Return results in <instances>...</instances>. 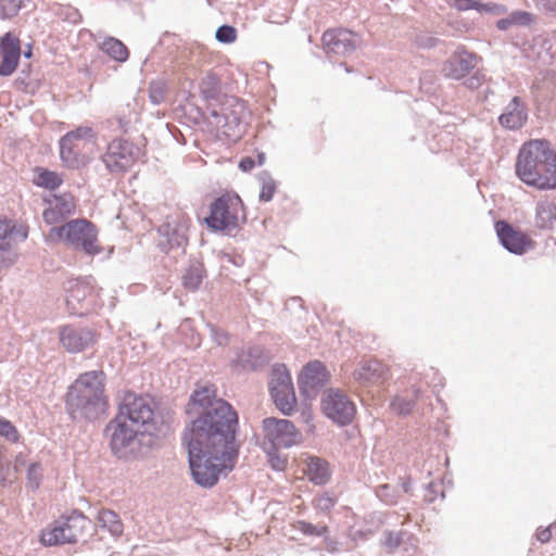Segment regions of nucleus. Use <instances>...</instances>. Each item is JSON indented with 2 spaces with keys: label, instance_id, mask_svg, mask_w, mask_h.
<instances>
[{
  "label": "nucleus",
  "instance_id": "obj_1",
  "mask_svg": "<svg viewBox=\"0 0 556 556\" xmlns=\"http://www.w3.org/2000/svg\"><path fill=\"white\" fill-rule=\"evenodd\" d=\"M190 425L184 433L191 475L197 484L214 486L220 475L231 471L239 445L236 433L239 417L233 407L217 397L213 386L195 389L186 406Z\"/></svg>",
  "mask_w": 556,
  "mask_h": 556
},
{
  "label": "nucleus",
  "instance_id": "obj_22",
  "mask_svg": "<svg viewBox=\"0 0 556 556\" xmlns=\"http://www.w3.org/2000/svg\"><path fill=\"white\" fill-rule=\"evenodd\" d=\"M189 219L185 217L173 218L160 227V232L167 238L170 247H181L187 244V230Z\"/></svg>",
  "mask_w": 556,
  "mask_h": 556
},
{
  "label": "nucleus",
  "instance_id": "obj_39",
  "mask_svg": "<svg viewBox=\"0 0 556 556\" xmlns=\"http://www.w3.org/2000/svg\"><path fill=\"white\" fill-rule=\"evenodd\" d=\"M237 38V31L232 26H220L216 31V39L224 43H231Z\"/></svg>",
  "mask_w": 556,
  "mask_h": 556
},
{
  "label": "nucleus",
  "instance_id": "obj_24",
  "mask_svg": "<svg viewBox=\"0 0 556 556\" xmlns=\"http://www.w3.org/2000/svg\"><path fill=\"white\" fill-rule=\"evenodd\" d=\"M303 472L315 484H324L330 477L328 463L316 456H308L304 460Z\"/></svg>",
  "mask_w": 556,
  "mask_h": 556
},
{
  "label": "nucleus",
  "instance_id": "obj_12",
  "mask_svg": "<svg viewBox=\"0 0 556 556\" xmlns=\"http://www.w3.org/2000/svg\"><path fill=\"white\" fill-rule=\"evenodd\" d=\"M131 421H129L124 415L119 413L116 417L109 424L108 431L111 437V447L114 453H118L125 447L129 446L134 440L138 435L146 434L138 427L131 426Z\"/></svg>",
  "mask_w": 556,
  "mask_h": 556
},
{
  "label": "nucleus",
  "instance_id": "obj_15",
  "mask_svg": "<svg viewBox=\"0 0 556 556\" xmlns=\"http://www.w3.org/2000/svg\"><path fill=\"white\" fill-rule=\"evenodd\" d=\"M495 229L502 244L515 254H522L533 248L534 242L527 233L515 229L504 220H498Z\"/></svg>",
  "mask_w": 556,
  "mask_h": 556
},
{
  "label": "nucleus",
  "instance_id": "obj_17",
  "mask_svg": "<svg viewBox=\"0 0 556 556\" xmlns=\"http://www.w3.org/2000/svg\"><path fill=\"white\" fill-rule=\"evenodd\" d=\"M0 52L2 61L0 63V75L9 76L17 67L21 56V41L11 33H7L0 39Z\"/></svg>",
  "mask_w": 556,
  "mask_h": 556
},
{
  "label": "nucleus",
  "instance_id": "obj_41",
  "mask_svg": "<svg viewBox=\"0 0 556 556\" xmlns=\"http://www.w3.org/2000/svg\"><path fill=\"white\" fill-rule=\"evenodd\" d=\"M0 435L7 438L10 441H17L18 432L16 428L7 419L0 417Z\"/></svg>",
  "mask_w": 556,
  "mask_h": 556
},
{
  "label": "nucleus",
  "instance_id": "obj_36",
  "mask_svg": "<svg viewBox=\"0 0 556 556\" xmlns=\"http://www.w3.org/2000/svg\"><path fill=\"white\" fill-rule=\"evenodd\" d=\"M24 0H0V18H9L17 14Z\"/></svg>",
  "mask_w": 556,
  "mask_h": 556
},
{
  "label": "nucleus",
  "instance_id": "obj_38",
  "mask_svg": "<svg viewBox=\"0 0 556 556\" xmlns=\"http://www.w3.org/2000/svg\"><path fill=\"white\" fill-rule=\"evenodd\" d=\"M336 503V498L329 494H321L314 500L315 508L323 513H329L334 507Z\"/></svg>",
  "mask_w": 556,
  "mask_h": 556
},
{
  "label": "nucleus",
  "instance_id": "obj_40",
  "mask_svg": "<svg viewBox=\"0 0 556 556\" xmlns=\"http://www.w3.org/2000/svg\"><path fill=\"white\" fill-rule=\"evenodd\" d=\"M166 88L162 83H151L149 87V96L153 103H161L164 101Z\"/></svg>",
  "mask_w": 556,
  "mask_h": 556
},
{
  "label": "nucleus",
  "instance_id": "obj_43",
  "mask_svg": "<svg viewBox=\"0 0 556 556\" xmlns=\"http://www.w3.org/2000/svg\"><path fill=\"white\" fill-rule=\"evenodd\" d=\"M510 21L514 24L528 25L533 21V15L526 11H517L511 13Z\"/></svg>",
  "mask_w": 556,
  "mask_h": 556
},
{
  "label": "nucleus",
  "instance_id": "obj_6",
  "mask_svg": "<svg viewBox=\"0 0 556 556\" xmlns=\"http://www.w3.org/2000/svg\"><path fill=\"white\" fill-rule=\"evenodd\" d=\"M242 212V201L235 193H226L216 199L211 205V213L205 223L212 230H232L239 225Z\"/></svg>",
  "mask_w": 556,
  "mask_h": 556
},
{
  "label": "nucleus",
  "instance_id": "obj_10",
  "mask_svg": "<svg viewBox=\"0 0 556 556\" xmlns=\"http://www.w3.org/2000/svg\"><path fill=\"white\" fill-rule=\"evenodd\" d=\"M324 414L339 425L350 424L355 415L353 402L339 390H328L321 400Z\"/></svg>",
  "mask_w": 556,
  "mask_h": 556
},
{
  "label": "nucleus",
  "instance_id": "obj_27",
  "mask_svg": "<svg viewBox=\"0 0 556 556\" xmlns=\"http://www.w3.org/2000/svg\"><path fill=\"white\" fill-rule=\"evenodd\" d=\"M101 50L117 62H125L129 56L127 47L114 37H108L100 46Z\"/></svg>",
  "mask_w": 556,
  "mask_h": 556
},
{
  "label": "nucleus",
  "instance_id": "obj_37",
  "mask_svg": "<svg viewBox=\"0 0 556 556\" xmlns=\"http://www.w3.org/2000/svg\"><path fill=\"white\" fill-rule=\"evenodd\" d=\"M277 189L276 181L273 178H263L260 191V200L268 202L273 199Z\"/></svg>",
  "mask_w": 556,
  "mask_h": 556
},
{
  "label": "nucleus",
  "instance_id": "obj_8",
  "mask_svg": "<svg viewBox=\"0 0 556 556\" xmlns=\"http://www.w3.org/2000/svg\"><path fill=\"white\" fill-rule=\"evenodd\" d=\"M99 290L91 280L71 279L66 285V305L72 314L84 315L98 305Z\"/></svg>",
  "mask_w": 556,
  "mask_h": 556
},
{
  "label": "nucleus",
  "instance_id": "obj_25",
  "mask_svg": "<svg viewBox=\"0 0 556 556\" xmlns=\"http://www.w3.org/2000/svg\"><path fill=\"white\" fill-rule=\"evenodd\" d=\"M356 375L357 379L371 383H381L386 379V370L383 366L375 361L365 363L357 370Z\"/></svg>",
  "mask_w": 556,
  "mask_h": 556
},
{
  "label": "nucleus",
  "instance_id": "obj_29",
  "mask_svg": "<svg viewBox=\"0 0 556 556\" xmlns=\"http://www.w3.org/2000/svg\"><path fill=\"white\" fill-rule=\"evenodd\" d=\"M98 522L101 527L106 528L112 534L119 535L123 533V522L118 515L111 509H101L98 514Z\"/></svg>",
  "mask_w": 556,
  "mask_h": 556
},
{
  "label": "nucleus",
  "instance_id": "obj_47",
  "mask_svg": "<svg viewBox=\"0 0 556 556\" xmlns=\"http://www.w3.org/2000/svg\"><path fill=\"white\" fill-rule=\"evenodd\" d=\"M513 24L510 17L508 20H501L497 22V27L500 29H506L508 25Z\"/></svg>",
  "mask_w": 556,
  "mask_h": 556
},
{
  "label": "nucleus",
  "instance_id": "obj_14",
  "mask_svg": "<svg viewBox=\"0 0 556 556\" xmlns=\"http://www.w3.org/2000/svg\"><path fill=\"white\" fill-rule=\"evenodd\" d=\"M46 203L47 207L42 212V218L49 225L62 223L76 212V201L71 194H54Z\"/></svg>",
  "mask_w": 556,
  "mask_h": 556
},
{
  "label": "nucleus",
  "instance_id": "obj_45",
  "mask_svg": "<svg viewBox=\"0 0 556 556\" xmlns=\"http://www.w3.org/2000/svg\"><path fill=\"white\" fill-rule=\"evenodd\" d=\"M536 536H538V540L541 541L542 543L548 542L552 538L551 529L546 528V529L540 530L538 532Z\"/></svg>",
  "mask_w": 556,
  "mask_h": 556
},
{
  "label": "nucleus",
  "instance_id": "obj_4",
  "mask_svg": "<svg viewBox=\"0 0 556 556\" xmlns=\"http://www.w3.org/2000/svg\"><path fill=\"white\" fill-rule=\"evenodd\" d=\"M46 241L64 242L90 256L100 254L103 250L98 240L96 225L86 218L72 219L59 227H52L46 235Z\"/></svg>",
  "mask_w": 556,
  "mask_h": 556
},
{
  "label": "nucleus",
  "instance_id": "obj_13",
  "mask_svg": "<svg viewBox=\"0 0 556 556\" xmlns=\"http://www.w3.org/2000/svg\"><path fill=\"white\" fill-rule=\"evenodd\" d=\"M480 62V58L465 48L456 49L444 62L442 72L445 77L462 79L467 76Z\"/></svg>",
  "mask_w": 556,
  "mask_h": 556
},
{
  "label": "nucleus",
  "instance_id": "obj_44",
  "mask_svg": "<svg viewBox=\"0 0 556 556\" xmlns=\"http://www.w3.org/2000/svg\"><path fill=\"white\" fill-rule=\"evenodd\" d=\"M540 3L546 11L556 15V0H540Z\"/></svg>",
  "mask_w": 556,
  "mask_h": 556
},
{
  "label": "nucleus",
  "instance_id": "obj_5",
  "mask_svg": "<svg viewBox=\"0 0 556 556\" xmlns=\"http://www.w3.org/2000/svg\"><path fill=\"white\" fill-rule=\"evenodd\" d=\"M60 157L64 167H85L99 150L98 136L91 127L79 126L60 139Z\"/></svg>",
  "mask_w": 556,
  "mask_h": 556
},
{
  "label": "nucleus",
  "instance_id": "obj_11",
  "mask_svg": "<svg viewBox=\"0 0 556 556\" xmlns=\"http://www.w3.org/2000/svg\"><path fill=\"white\" fill-rule=\"evenodd\" d=\"M136 161L134 146L122 139L110 142L103 162L111 172H123L130 168Z\"/></svg>",
  "mask_w": 556,
  "mask_h": 556
},
{
  "label": "nucleus",
  "instance_id": "obj_35",
  "mask_svg": "<svg viewBox=\"0 0 556 556\" xmlns=\"http://www.w3.org/2000/svg\"><path fill=\"white\" fill-rule=\"evenodd\" d=\"M265 453L267 454L268 462L275 470H283L287 466L288 458L278 452V447L263 445Z\"/></svg>",
  "mask_w": 556,
  "mask_h": 556
},
{
  "label": "nucleus",
  "instance_id": "obj_23",
  "mask_svg": "<svg viewBox=\"0 0 556 556\" xmlns=\"http://www.w3.org/2000/svg\"><path fill=\"white\" fill-rule=\"evenodd\" d=\"M498 119L503 127L509 129L521 128L527 121V112L522 100L519 97H514Z\"/></svg>",
  "mask_w": 556,
  "mask_h": 556
},
{
  "label": "nucleus",
  "instance_id": "obj_21",
  "mask_svg": "<svg viewBox=\"0 0 556 556\" xmlns=\"http://www.w3.org/2000/svg\"><path fill=\"white\" fill-rule=\"evenodd\" d=\"M328 378L329 372L326 366L319 361H314L304 366L299 377V384L305 392H309L323 387L328 381Z\"/></svg>",
  "mask_w": 556,
  "mask_h": 556
},
{
  "label": "nucleus",
  "instance_id": "obj_32",
  "mask_svg": "<svg viewBox=\"0 0 556 556\" xmlns=\"http://www.w3.org/2000/svg\"><path fill=\"white\" fill-rule=\"evenodd\" d=\"M43 479V466L39 462L31 463L26 471V486L33 491L39 489Z\"/></svg>",
  "mask_w": 556,
  "mask_h": 556
},
{
  "label": "nucleus",
  "instance_id": "obj_7",
  "mask_svg": "<svg viewBox=\"0 0 556 556\" xmlns=\"http://www.w3.org/2000/svg\"><path fill=\"white\" fill-rule=\"evenodd\" d=\"M118 413L131 421V426L138 427L144 433L150 432L154 427L153 401L148 396L132 392L125 393Z\"/></svg>",
  "mask_w": 556,
  "mask_h": 556
},
{
  "label": "nucleus",
  "instance_id": "obj_26",
  "mask_svg": "<svg viewBox=\"0 0 556 556\" xmlns=\"http://www.w3.org/2000/svg\"><path fill=\"white\" fill-rule=\"evenodd\" d=\"M33 181L38 187L54 190L62 185L63 179L56 172L43 167H36L34 169Z\"/></svg>",
  "mask_w": 556,
  "mask_h": 556
},
{
  "label": "nucleus",
  "instance_id": "obj_48",
  "mask_svg": "<svg viewBox=\"0 0 556 556\" xmlns=\"http://www.w3.org/2000/svg\"><path fill=\"white\" fill-rule=\"evenodd\" d=\"M303 418L305 422H311L313 420V414L311 410L303 412Z\"/></svg>",
  "mask_w": 556,
  "mask_h": 556
},
{
  "label": "nucleus",
  "instance_id": "obj_18",
  "mask_svg": "<svg viewBox=\"0 0 556 556\" xmlns=\"http://www.w3.org/2000/svg\"><path fill=\"white\" fill-rule=\"evenodd\" d=\"M29 226L0 217V251H10L18 242L28 238Z\"/></svg>",
  "mask_w": 556,
  "mask_h": 556
},
{
  "label": "nucleus",
  "instance_id": "obj_9",
  "mask_svg": "<svg viewBox=\"0 0 556 556\" xmlns=\"http://www.w3.org/2000/svg\"><path fill=\"white\" fill-rule=\"evenodd\" d=\"M263 445L289 448L302 442V434L288 419L268 417L263 420Z\"/></svg>",
  "mask_w": 556,
  "mask_h": 556
},
{
  "label": "nucleus",
  "instance_id": "obj_20",
  "mask_svg": "<svg viewBox=\"0 0 556 556\" xmlns=\"http://www.w3.org/2000/svg\"><path fill=\"white\" fill-rule=\"evenodd\" d=\"M63 346L70 352H80L96 342V334L88 329L63 327L60 332Z\"/></svg>",
  "mask_w": 556,
  "mask_h": 556
},
{
  "label": "nucleus",
  "instance_id": "obj_34",
  "mask_svg": "<svg viewBox=\"0 0 556 556\" xmlns=\"http://www.w3.org/2000/svg\"><path fill=\"white\" fill-rule=\"evenodd\" d=\"M292 528L301 531L305 535L321 536L328 532L327 526L317 527L311 522L304 520H298L292 523Z\"/></svg>",
  "mask_w": 556,
  "mask_h": 556
},
{
  "label": "nucleus",
  "instance_id": "obj_28",
  "mask_svg": "<svg viewBox=\"0 0 556 556\" xmlns=\"http://www.w3.org/2000/svg\"><path fill=\"white\" fill-rule=\"evenodd\" d=\"M270 393L279 410L286 415H290L296 404L294 389L271 390Z\"/></svg>",
  "mask_w": 556,
  "mask_h": 556
},
{
  "label": "nucleus",
  "instance_id": "obj_33",
  "mask_svg": "<svg viewBox=\"0 0 556 556\" xmlns=\"http://www.w3.org/2000/svg\"><path fill=\"white\" fill-rule=\"evenodd\" d=\"M450 5L455 8L458 11H468V10H477L479 12L482 11H491V4H483L480 0H447Z\"/></svg>",
  "mask_w": 556,
  "mask_h": 556
},
{
  "label": "nucleus",
  "instance_id": "obj_42",
  "mask_svg": "<svg viewBox=\"0 0 556 556\" xmlns=\"http://www.w3.org/2000/svg\"><path fill=\"white\" fill-rule=\"evenodd\" d=\"M391 407L395 413L400 415H406L413 410L414 403L410 401H405L404 399L401 397H396L391 403Z\"/></svg>",
  "mask_w": 556,
  "mask_h": 556
},
{
  "label": "nucleus",
  "instance_id": "obj_30",
  "mask_svg": "<svg viewBox=\"0 0 556 556\" xmlns=\"http://www.w3.org/2000/svg\"><path fill=\"white\" fill-rule=\"evenodd\" d=\"M269 388L271 390L293 389L291 376L285 365L275 366L271 371Z\"/></svg>",
  "mask_w": 556,
  "mask_h": 556
},
{
  "label": "nucleus",
  "instance_id": "obj_31",
  "mask_svg": "<svg viewBox=\"0 0 556 556\" xmlns=\"http://www.w3.org/2000/svg\"><path fill=\"white\" fill-rule=\"evenodd\" d=\"M204 269L202 265H191L182 276V285L190 291H195L202 283Z\"/></svg>",
  "mask_w": 556,
  "mask_h": 556
},
{
  "label": "nucleus",
  "instance_id": "obj_19",
  "mask_svg": "<svg viewBox=\"0 0 556 556\" xmlns=\"http://www.w3.org/2000/svg\"><path fill=\"white\" fill-rule=\"evenodd\" d=\"M323 42L334 53H348L357 46L358 36L348 29H332L324 33Z\"/></svg>",
  "mask_w": 556,
  "mask_h": 556
},
{
  "label": "nucleus",
  "instance_id": "obj_16",
  "mask_svg": "<svg viewBox=\"0 0 556 556\" xmlns=\"http://www.w3.org/2000/svg\"><path fill=\"white\" fill-rule=\"evenodd\" d=\"M79 519L70 518L62 525H55L42 531L40 540L43 545L52 546L59 544L74 543L78 539L76 531Z\"/></svg>",
  "mask_w": 556,
  "mask_h": 556
},
{
  "label": "nucleus",
  "instance_id": "obj_3",
  "mask_svg": "<svg viewBox=\"0 0 556 556\" xmlns=\"http://www.w3.org/2000/svg\"><path fill=\"white\" fill-rule=\"evenodd\" d=\"M104 374L93 370L81 374L71 386L66 403L72 415L76 413L86 416L106 406L104 394Z\"/></svg>",
  "mask_w": 556,
  "mask_h": 556
},
{
  "label": "nucleus",
  "instance_id": "obj_46",
  "mask_svg": "<svg viewBox=\"0 0 556 556\" xmlns=\"http://www.w3.org/2000/svg\"><path fill=\"white\" fill-rule=\"evenodd\" d=\"M239 166L242 170L247 172V170H251L255 166V163L251 157H243L240 161Z\"/></svg>",
  "mask_w": 556,
  "mask_h": 556
},
{
  "label": "nucleus",
  "instance_id": "obj_2",
  "mask_svg": "<svg viewBox=\"0 0 556 556\" xmlns=\"http://www.w3.org/2000/svg\"><path fill=\"white\" fill-rule=\"evenodd\" d=\"M516 174L539 190L556 189V151L545 140L527 141L519 150Z\"/></svg>",
  "mask_w": 556,
  "mask_h": 556
}]
</instances>
